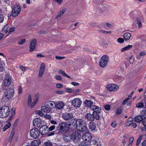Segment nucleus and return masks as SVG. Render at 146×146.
<instances>
[{
  "label": "nucleus",
  "mask_w": 146,
  "mask_h": 146,
  "mask_svg": "<svg viewBox=\"0 0 146 146\" xmlns=\"http://www.w3.org/2000/svg\"><path fill=\"white\" fill-rule=\"evenodd\" d=\"M74 129H72L69 131H66L63 135V139L66 142H69L72 141L75 144L78 143L81 139V135L79 136L77 135L76 132H74L73 130Z\"/></svg>",
  "instance_id": "f257e3e1"
},
{
  "label": "nucleus",
  "mask_w": 146,
  "mask_h": 146,
  "mask_svg": "<svg viewBox=\"0 0 146 146\" xmlns=\"http://www.w3.org/2000/svg\"><path fill=\"white\" fill-rule=\"evenodd\" d=\"M55 104V103L52 101L48 102L45 104L44 106L41 107V110L42 111L46 113L52 112L54 108Z\"/></svg>",
  "instance_id": "f03ea898"
},
{
  "label": "nucleus",
  "mask_w": 146,
  "mask_h": 146,
  "mask_svg": "<svg viewBox=\"0 0 146 146\" xmlns=\"http://www.w3.org/2000/svg\"><path fill=\"white\" fill-rule=\"evenodd\" d=\"M4 92V94L3 97V100L5 102H7L11 99L14 96V89L12 88H10L6 90Z\"/></svg>",
  "instance_id": "7ed1b4c3"
},
{
  "label": "nucleus",
  "mask_w": 146,
  "mask_h": 146,
  "mask_svg": "<svg viewBox=\"0 0 146 146\" xmlns=\"http://www.w3.org/2000/svg\"><path fill=\"white\" fill-rule=\"evenodd\" d=\"M11 82V77L10 74H5L4 79L3 81L1 86V89L3 90H6V87L9 86L10 85Z\"/></svg>",
  "instance_id": "20e7f679"
},
{
  "label": "nucleus",
  "mask_w": 146,
  "mask_h": 146,
  "mask_svg": "<svg viewBox=\"0 0 146 146\" xmlns=\"http://www.w3.org/2000/svg\"><path fill=\"white\" fill-rule=\"evenodd\" d=\"M68 121V122H64L60 124L59 125V130L61 132L69 131L72 130L73 128H71V126H72V124L71 122Z\"/></svg>",
  "instance_id": "39448f33"
},
{
  "label": "nucleus",
  "mask_w": 146,
  "mask_h": 146,
  "mask_svg": "<svg viewBox=\"0 0 146 146\" xmlns=\"http://www.w3.org/2000/svg\"><path fill=\"white\" fill-rule=\"evenodd\" d=\"M71 123L72 126H74V129L84 125H86L85 121L82 119H74L71 120Z\"/></svg>",
  "instance_id": "423d86ee"
},
{
  "label": "nucleus",
  "mask_w": 146,
  "mask_h": 146,
  "mask_svg": "<svg viewBox=\"0 0 146 146\" xmlns=\"http://www.w3.org/2000/svg\"><path fill=\"white\" fill-rule=\"evenodd\" d=\"M10 110L8 106H5L0 108V117L4 118L9 116Z\"/></svg>",
  "instance_id": "0eeeda50"
},
{
  "label": "nucleus",
  "mask_w": 146,
  "mask_h": 146,
  "mask_svg": "<svg viewBox=\"0 0 146 146\" xmlns=\"http://www.w3.org/2000/svg\"><path fill=\"white\" fill-rule=\"evenodd\" d=\"M96 11L97 12L104 16L108 15L110 13L108 8L101 5H100L97 7Z\"/></svg>",
  "instance_id": "6e6552de"
},
{
  "label": "nucleus",
  "mask_w": 146,
  "mask_h": 146,
  "mask_svg": "<svg viewBox=\"0 0 146 146\" xmlns=\"http://www.w3.org/2000/svg\"><path fill=\"white\" fill-rule=\"evenodd\" d=\"M21 8L18 3H16L14 6L13 9L12 11L11 15L13 17L17 16L20 13Z\"/></svg>",
  "instance_id": "1a4fd4ad"
},
{
  "label": "nucleus",
  "mask_w": 146,
  "mask_h": 146,
  "mask_svg": "<svg viewBox=\"0 0 146 146\" xmlns=\"http://www.w3.org/2000/svg\"><path fill=\"white\" fill-rule=\"evenodd\" d=\"M109 60V56L107 55H103L100 59L99 65L100 67L104 68L107 65Z\"/></svg>",
  "instance_id": "9d476101"
},
{
  "label": "nucleus",
  "mask_w": 146,
  "mask_h": 146,
  "mask_svg": "<svg viewBox=\"0 0 146 146\" xmlns=\"http://www.w3.org/2000/svg\"><path fill=\"white\" fill-rule=\"evenodd\" d=\"M40 133L39 130V131L37 128L31 129L30 132L31 137L34 139H36L38 137Z\"/></svg>",
  "instance_id": "9b49d317"
},
{
  "label": "nucleus",
  "mask_w": 146,
  "mask_h": 146,
  "mask_svg": "<svg viewBox=\"0 0 146 146\" xmlns=\"http://www.w3.org/2000/svg\"><path fill=\"white\" fill-rule=\"evenodd\" d=\"M62 117L65 120H68L70 122H71V120L74 119L73 118V115L72 113H63L62 115Z\"/></svg>",
  "instance_id": "f8f14e48"
},
{
  "label": "nucleus",
  "mask_w": 146,
  "mask_h": 146,
  "mask_svg": "<svg viewBox=\"0 0 146 146\" xmlns=\"http://www.w3.org/2000/svg\"><path fill=\"white\" fill-rule=\"evenodd\" d=\"M48 127L46 125L41 126L39 128V131L42 135H45L49 133Z\"/></svg>",
  "instance_id": "ddd939ff"
},
{
  "label": "nucleus",
  "mask_w": 146,
  "mask_h": 146,
  "mask_svg": "<svg viewBox=\"0 0 146 146\" xmlns=\"http://www.w3.org/2000/svg\"><path fill=\"white\" fill-rule=\"evenodd\" d=\"M81 100L78 98H75L72 100V105L76 108L80 107L82 104Z\"/></svg>",
  "instance_id": "4468645a"
},
{
  "label": "nucleus",
  "mask_w": 146,
  "mask_h": 146,
  "mask_svg": "<svg viewBox=\"0 0 146 146\" xmlns=\"http://www.w3.org/2000/svg\"><path fill=\"white\" fill-rule=\"evenodd\" d=\"M119 86L116 85L114 84H111L108 85L107 86V88L108 90L110 91H115L119 89Z\"/></svg>",
  "instance_id": "2eb2a0df"
},
{
  "label": "nucleus",
  "mask_w": 146,
  "mask_h": 146,
  "mask_svg": "<svg viewBox=\"0 0 146 146\" xmlns=\"http://www.w3.org/2000/svg\"><path fill=\"white\" fill-rule=\"evenodd\" d=\"M96 124L93 122H90L88 124L89 129L92 132L97 131Z\"/></svg>",
  "instance_id": "dca6fc26"
},
{
  "label": "nucleus",
  "mask_w": 146,
  "mask_h": 146,
  "mask_svg": "<svg viewBox=\"0 0 146 146\" xmlns=\"http://www.w3.org/2000/svg\"><path fill=\"white\" fill-rule=\"evenodd\" d=\"M92 137L91 134L89 133H87L83 134L82 136V139L86 141H90Z\"/></svg>",
  "instance_id": "f3484780"
},
{
  "label": "nucleus",
  "mask_w": 146,
  "mask_h": 146,
  "mask_svg": "<svg viewBox=\"0 0 146 146\" xmlns=\"http://www.w3.org/2000/svg\"><path fill=\"white\" fill-rule=\"evenodd\" d=\"M42 123V120L39 118H35L33 121V125L35 127H40Z\"/></svg>",
  "instance_id": "a211bd4d"
},
{
  "label": "nucleus",
  "mask_w": 146,
  "mask_h": 146,
  "mask_svg": "<svg viewBox=\"0 0 146 146\" xmlns=\"http://www.w3.org/2000/svg\"><path fill=\"white\" fill-rule=\"evenodd\" d=\"M36 43V40L35 39H34L31 41L29 46L30 52L33 51L35 49Z\"/></svg>",
  "instance_id": "6ab92c4d"
},
{
  "label": "nucleus",
  "mask_w": 146,
  "mask_h": 146,
  "mask_svg": "<svg viewBox=\"0 0 146 146\" xmlns=\"http://www.w3.org/2000/svg\"><path fill=\"white\" fill-rule=\"evenodd\" d=\"M45 64L43 63H42L40 66L39 73L38 74V77H41L43 75L44 72L45 70Z\"/></svg>",
  "instance_id": "aec40b11"
},
{
  "label": "nucleus",
  "mask_w": 146,
  "mask_h": 146,
  "mask_svg": "<svg viewBox=\"0 0 146 146\" xmlns=\"http://www.w3.org/2000/svg\"><path fill=\"white\" fill-rule=\"evenodd\" d=\"M90 109L93 111L92 113L93 114H94L96 112H100L101 110V108L95 105H92Z\"/></svg>",
  "instance_id": "412c9836"
},
{
  "label": "nucleus",
  "mask_w": 146,
  "mask_h": 146,
  "mask_svg": "<svg viewBox=\"0 0 146 146\" xmlns=\"http://www.w3.org/2000/svg\"><path fill=\"white\" fill-rule=\"evenodd\" d=\"M65 105V104L63 102L59 101L54 104V108L58 110H61L62 109Z\"/></svg>",
  "instance_id": "4be33fe9"
},
{
  "label": "nucleus",
  "mask_w": 146,
  "mask_h": 146,
  "mask_svg": "<svg viewBox=\"0 0 146 146\" xmlns=\"http://www.w3.org/2000/svg\"><path fill=\"white\" fill-rule=\"evenodd\" d=\"M85 117L86 119L90 122H93L95 119L93 113H87L85 115Z\"/></svg>",
  "instance_id": "5701e85b"
},
{
  "label": "nucleus",
  "mask_w": 146,
  "mask_h": 146,
  "mask_svg": "<svg viewBox=\"0 0 146 146\" xmlns=\"http://www.w3.org/2000/svg\"><path fill=\"white\" fill-rule=\"evenodd\" d=\"M86 125H83L81 127L76 128L78 131L79 132H84L85 131L88 129L87 127L86 126Z\"/></svg>",
  "instance_id": "b1692460"
},
{
  "label": "nucleus",
  "mask_w": 146,
  "mask_h": 146,
  "mask_svg": "<svg viewBox=\"0 0 146 146\" xmlns=\"http://www.w3.org/2000/svg\"><path fill=\"white\" fill-rule=\"evenodd\" d=\"M84 104L86 107H88L91 108V107L93 105V102L91 101L86 100L84 102Z\"/></svg>",
  "instance_id": "393cba45"
},
{
  "label": "nucleus",
  "mask_w": 146,
  "mask_h": 146,
  "mask_svg": "<svg viewBox=\"0 0 146 146\" xmlns=\"http://www.w3.org/2000/svg\"><path fill=\"white\" fill-rule=\"evenodd\" d=\"M143 117L142 115H138L135 116L134 118V120L136 122L140 123L142 121Z\"/></svg>",
  "instance_id": "a878e982"
},
{
  "label": "nucleus",
  "mask_w": 146,
  "mask_h": 146,
  "mask_svg": "<svg viewBox=\"0 0 146 146\" xmlns=\"http://www.w3.org/2000/svg\"><path fill=\"white\" fill-rule=\"evenodd\" d=\"M41 144V142L39 140H35L31 143V146H38Z\"/></svg>",
  "instance_id": "bb28decb"
},
{
  "label": "nucleus",
  "mask_w": 146,
  "mask_h": 146,
  "mask_svg": "<svg viewBox=\"0 0 146 146\" xmlns=\"http://www.w3.org/2000/svg\"><path fill=\"white\" fill-rule=\"evenodd\" d=\"M131 36V34L129 33H125L123 35L124 39L125 41H127L129 40Z\"/></svg>",
  "instance_id": "cd10ccee"
},
{
  "label": "nucleus",
  "mask_w": 146,
  "mask_h": 146,
  "mask_svg": "<svg viewBox=\"0 0 146 146\" xmlns=\"http://www.w3.org/2000/svg\"><path fill=\"white\" fill-rule=\"evenodd\" d=\"M90 146H98V142L96 140H92L89 141Z\"/></svg>",
  "instance_id": "c85d7f7f"
},
{
  "label": "nucleus",
  "mask_w": 146,
  "mask_h": 146,
  "mask_svg": "<svg viewBox=\"0 0 146 146\" xmlns=\"http://www.w3.org/2000/svg\"><path fill=\"white\" fill-rule=\"evenodd\" d=\"M11 125L10 122H8L4 126L3 129V131H5L6 130L10 127Z\"/></svg>",
  "instance_id": "c756f323"
},
{
  "label": "nucleus",
  "mask_w": 146,
  "mask_h": 146,
  "mask_svg": "<svg viewBox=\"0 0 146 146\" xmlns=\"http://www.w3.org/2000/svg\"><path fill=\"white\" fill-rule=\"evenodd\" d=\"M9 27V25L8 24L6 25L3 28L2 30V32L3 33H7L8 31V29Z\"/></svg>",
  "instance_id": "7c9ffc66"
},
{
  "label": "nucleus",
  "mask_w": 146,
  "mask_h": 146,
  "mask_svg": "<svg viewBox=\"0 0 146 146\" xmlns=\"http://www.w3.org/2000/svg\"><path fill=\"white\" fill-rule=\"evenodd\" d=\"M65 10L64 9H62L56 16L57 18L60 17L65 12Z\"/></svg>",
  "instance_id": "2f4dec72"
},
{
  "label": "nucleus",
  "mask_w": 146,
  "mask_h": 146,
  "mask_svg": "<svg viewBox=\"0 0 146 146\" xmlns=\"http://www.w3.org/2000/svg\"><path fill=\"white\" fill-rule=\"evenodd\" d=\"M44 146H52V144L49 140L45 142L44 144Z\"/></svg>",
  "instance_id": "473e14b6"
},
{
  "label": "nucleus",
  "mask_w": 146,
  "mask_h": 146,
  "mask_svg": "<svg viewBox=\"0 0 146 146\" xmlns=\"http://www.w3.org/2000/svg\"><path fill=\"white\" fill-rule=\"evenodd\" d=\"M133 122V118L132 117H130L128 119V122L127 123V126H129L131 125Z\"/></svg>",
  "instance_id": "72a5a7b5"
},
{
  "label": "nucleus",
  "mask_w": 146,
  "mask_h": 146,
  "mask_svg": "<svg viewBox=\"0 0 146 146\" xmlns=\"http://www.w3.org/2000/svg\"><path fill=\"white\" fill-rule=\"evenodd\" d=\"M100 112H96L94 114H93L94 115V117H95V118L96 120H99L100 119V115L99 113Z\"/></svg>",
  "instance_id": "f704fd0d"
},
{
  "label": "nucleus",
  "mask_w": 146,
  "mask_h": 146,
  "mask_svg": "<svg viewBox=\"0 0 146 146\" xmlns=\"http://www.w3.org/2000/svg\"><path fill=\"white\" fill-rule=\"evenodd\" d=\"M31 95L30 94L29 95L28 97V105L29 106H30V105L31 104L32 102V100H31Z\"/></svg>",
  "instance_id": "c9c22d12"
},
{
  "label": "nucleus",
  "mask_w": 146,
  "mask_h": 146,
  "mask_svg": "<svg viewBox=\"0 0 146 146\" xmlns=\"http://www.w3.org/2000/svg\"><path fill=\"white\" fill-rule=\"evenodd\" d=\"M122 110L123 108L122 107L118 108L117 110L116 114L119 115L121 113Z\"/></svg>",
  "instance_id": "e433bc0d"
},
{
  "label": "nucleus",
  "mask_w": 146,
  "mask_h": 146,
  "mask_svg": "<svg viewBox=\"0 0 146 146\" xmlns=\"http://www.w3.org/2000/svg\"><path fill=\"white\" fill-rule=\"evenodd\" d=\"M144 106V104L142 102H140L137 104L136 107L139 108H141Z\"/></svg>",
  "instance_id": "4c0bfd02"
},
{
  "label": "nucleus",
  "mask_w": 146,
  "mask_h": 146,
  "mask_svg": "<svg viewBox=\"0 0 146 146\" xmlns=\"http://www.w3.org/2000/svg\"><path fill=\"white\" fill-rule=\"evenodd\" d=\"M136 19L137 23L138 25L139 28H141L142 26L141 22L139 18H137Z\"/></svg>",
  "instance_id": "58836bf2"
},
{
  "label": "nucleus",
  "mask_w": 146,
  "mask_h": 146,
  "mask_svg": "<svg viewBox=\"0 0 146 146\" xmlns=\"http://www.w3.org/2000/svg\"><path fill=\"white\" fill-rule=\"evenodd\" d=\"M142 138V136H140L139 138L137 139L136 144V145H138L140 143L141 141V140Z\"/></svg>",
  "instance_id": "ea45409f"
},
{
  "label": "nucleus",
  "mask_w": 146,
  "mask_h": 146,
  "mask_svg": "<svg viewBox=\"0 0 146 146\" xmlns=\"http://www.w3.org/2000/svg\"><path fill=\"white\" fill-rule=\"evenodd\" d=\"M35 113L36 114H38L41 116H42L44 115L43 113L40 110H36Z\"/></svg>",
  "instance_id": "a19ab883"
},
{
  "label": "nucleus",
  "mask_w": 146,
  "mask_h": 146,
  "mask_svg": "<svg viewBox=\"0 0 146 146\" xmlns=\"http://www.w3.org/2000/svg\"><path fill=\"white\" fill-rule=\"evenodd\" d=\"M99 31L100 33H104L105 34H110L111 32V31H105L103 30H99Z\"/></svg>",
  "instance_id": "79ce46f5"
},
{
  "label": "nucleus",
  "mask_w": 146,
  "mask_h": 146,
  "mask_svg": "<svg viewBox=\"0 0 146 146\" xmlns=\"http://www.w3.org/2000/svg\"><path fill=\"white\" fill-rule=\"evenodd\" d=\"M124 39L123 38H119L117 39V41L118 43H122L124 42Z\"/></svg>",
  "instance_id": "37998d69"
},
{
  "label": "nucleus",
  "mask_w": 146,
  "mask_h": 146,
  "mask_svg": "<svg viewBox=\"0 0 146 146\" xmlns=\"http://www.w3.org/2000/svg\"><path fill=\"white\" fill-rule=\"evenodd\" d=\"M55 127L54 125H52L49 128H48V130L49 133L50 131H52L55 129Z\"/></svg>",
  "instance_id": "c03bdc74"
},
{
  "label": "nucleus",
  "mask_w": 146,
  "mask_h": 146,
  "mask_svg": "<svg viewBox=\"0 0 146 146\" xmlns=\"http://www.w3.org/2000/svg\"><path fill=\"white\" fill-rule=\"evenodd\" d=\"M14 135V133L13 131H11V134L10 135V137L9 139V141L11 142L13 137Z\"/></svg>",
  "instance_id": "a18cd8bd"
},
{
  "label": "nucleus",
  "mask_w": 146,
  "mask_h": 146,
  "mask_svg": "<svg viewBox=\"0 0 146 146\" xmlns=\"http://www.w3.org/2000/svg\"><path fill=\"white\" fill-rule=\"evenodd\" d=\"M78 146H88L87 144L85 142H83L80 143Z\"/></svg>",
  "instance_id": "49530a36"
},
{
  "label": "nucleus",
  "mask_w": 146,
  "mask_h": 146,
  "mask_svg": "<svg viewBox=\"0 0 146 146\" xmlns=\"http://www.w3.org/2000/svg\"><path fill=\"white\" fill-rule=\"evenodd\" d=\"M105 109L107 110H109L110 109V105L107 104L104 106Z\"/></svg>",
  "instance_id": "de8ad7c7"
},
{
  "label": "nucleus",
  "mask_w": 146,
  "mask_h": 146,
  "mask_svg": "<svg viewBox=\"0 0 146 146\" xmlns=\"http://www.w3.org/2000/svg\"><path fill=\"white\" fill-rule=\"evenodd\" d=\"M23 92L22 88L21 86H19L18 88V94H20Z\"/></svg>",
  "instance_id": "09e8293b"
},
{
  "label": "nucleus",
  "mask_w": 146,
  "mask_h": 146,
  "mask_svg": "<svg viewBox=\"0 0 146 146\" xmlns=\"http://www.w3.org/2000/svg\"><path fill=\"white\" fill-rule=\"evenodd\" d=\"M55 78L57 80L61 81L62 80L61 76L59 75H56L55 76Z\"/></svg>",
  "instance_id": "8fccbe9b"
},
{
  "label": "nucleus",
  "mask_w": 146,
  "mask_h": 146,
  "mask_svg": "<svg viewBox=\"0 0 146 146\" xmlns=\"http://www.w3.org/2000/svg\"><path fill=\"white\" fill-rule=\"evenodd\" d=\"M15 110H14V111H13V112H11V115L9 116V119L10 120H11L12 119V116L15 115Z\"/></svg>",
  "instance_id": "3c124183"
},
{
  "label": "nucleus",
  "mask_w": 146,
  "mask_h": 146,
  "mask_svg": "<svg viewBox=\"0 0 146 146\" xmlns=\"http://www.w3.org/2000/svg\"><path fill=\"white\" fill-rule=\"evenodd\" d=\"M95 23H90L89 24L88 27H89L92 28L95 25Z\"/></svg>",
  "instance_id": "603ef678"
},
{
  "label": "nucleus",
  "mask_w": 146,
  "mask_h": 146,
  "mask_svg": "<svg viewBox=\"0 0 146 146\" xmlns=\"http://www.w3.org/2000/svg\"><path fill=\"white\" fill-rule=\"evenodd\" d=\"M129 98H127L124 100L122 103V105H124L127 102V101L129 100Z\"/></svg>",
  "instance_id": "864d4df0"
},
{
  "label": "nucleus",
  "mask_w": 146,
  "mask_h": 146,
  "mask_svg": "<svg viewBox=\"0 0 146 146\" xmlns=\"http://www.w3.org/2000/svg\"><path fill=\"white\" fill-rule=\"evenodd\" d=\"M63 85L61 84L57 83L56 84V86L58 88H61L63 87Z\"/></svg>",
  "instance_id": "5fc2aeb1"
},
{
  "label": "nucleus",
  "mask_w": 146,
  "mask_h": 146,
  "mask_svg": "<svg viewBox=\"0 0 146 146\" xmlns=\"http://www.w3.org/2000/svg\"><path fill=\"white\" fill-rule=\"evenodd\" d=\"M143 124L144 126H146V117L144 118L142 121Z\"/></svg>",
  "instance_id": "6e6d98bb"
},
{
  "label": "nucleus",
  "mask_w": 146,
  "mask_h": 146,
  "mask_svg": "<svg viewBox=\"0 0 146 146\" xmlns=\"http://www.w3.org/2000/svg\"><path fill=\"white\" fill-rule=\"evenodd\" d=\"M15 28L14 27H12L10 29L8 32V34H9L10 33L14 32L15 31Z\"/></svg>",
  "instance_id": "4d7b16f0"
},
{
  "label": "nucleus",
  "mask_w": 146,
  "mask_h": 146,
  "mask_svg": "<svg viewBox=\"0 0 146 146\" xmlns=\"http://www.w3.org/2000/svg\"><path fill=\"white\" fill-rule=\"evenodd\" d=\"M117 123L115 121H113L111 123V126L113 127H116Z\"/></svg>",
  "instance_id": "13d9d810"
},
{
  "label": "nucleus",
  "mask_w": 146,
  "mask_h": 146,
  "mask_svg": "<svg viewBox=\"0 0 146 146\" xmlns=\"http://www.w3.org/2000/svg\"><path fill=\"white\" fill-rule=\"evenodd\" d=\"M134 140V137L132 136L130 137L129 140V143L130 144H132V143Z\"/></svg>",
  "instance_id": "bf43d9fd"
},
{
  "label": "nucleus",
  "mask_w": 146,
  "mask_h": 146,
  "mask_svg": "<svg viewBox=\"0 0 146 146\" xmlns=\"http://www.w3.org/2000/svg\"><path fill=\"white\" fill-rule=\"evenodd\" d=\"M4 19V17L3 15L0 14V23L2 22Z\"/></svg>",
  "instance_id": "052dcab7"
},
{
  "label": "nucleus",
  "mask_w": 146,
  "mask_h": 146,
  "mask_svg": "<svg viewBox=\"0 0 146 146\" xmlns=\"http://www.w3.org/2000/svg\"><path fill=\"white\" fill-rule=\"evenodd\" d=\"M47 134V136H50L52 135H53L55 134L54 131H52L50 132H49Z\"/></svg>",
  "instance_id": "680f3d73"
},
{
  "label": "nucleus",
  "mask_w": 146,
  "mask_h": 146,
  "mask_svg": "<svg viewBox=\"0 0 146 146\" xmlns=\"http://www.w3.org/2000/svg\"><path fill=\"white\" fill-rule=\"evenodd\" d=\"M26 41L25 39H23L21 40L19 42V44H22Z\"/></svg>",
  "instance_id": "e2e57ef3"
},
{
  "label": "nucleus",
  "mask_w": 146,
  "mask_h": 146,
  "mask_svg": "<svg viewBox=\"0 0 146 146\" xmlns=\"http://www.w3.org/2000/svg\"><path fill=\"white\" fill-rule=\"evenodd\" d=\"M56 58L58 60L62 59L65 58V57L58 56H55Z\"/></svg>",
  "instance_id": "0e129e2a"
},
{
  "label": "nucleus",
  "mask_w": 146,
  "mask_h": 146,
  "mask_svg": "<svg viewBox=\"0 0 146 146\" xmlns=\"http://www.w3.org/2000/svg\"><path fill=\"white\" fill-rule=\"evenodd\" d=\"M56 93L57 94H64V92L61 90L57 91L56 92Z\"/></svg>",
  "instance_id": "69168bd1"
},
{
  "label": "nucleus",
  "mask_w": 146,
  "mask_h": 146,
  "mask_svg": "<svg viewBox=\"0 0 146 146\" xmlns=\"http://www.w3.org/2000/svg\"><path fill=\"white\" fill-rule=\"evenodd\" d=\"M66 90L67 92H74L73 90L71 88H67L66 89Z\"/></svg>",
  "instance_id": "338daca9"
},
{
  "label": "nucleus",
  "mask_w": 146,
  "mask_h": 146,
  "mask_svg": "<svg viewBox=\"0 0 146 146\" xmlns=\"http://www.w3.org/2000/svg\"><path fill=\"white\" fill-rule=\"evenodd\" d=\"M58 72V73L59 74H63V75L64 76V75H65V74H66L65 72L64 71H63L62 70H59Z\"/></svg>",
  "instance_id": "774afa93"
}]
</instances>
